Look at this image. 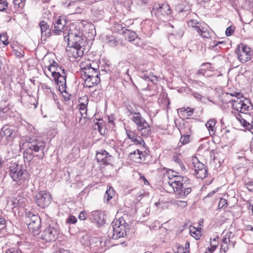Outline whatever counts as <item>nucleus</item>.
Listing matches in <instances>:
<instances>
[{"label":"nucleus","instance_id":"ddd939ff","mask_svg":"<svg viewBox=\"0 0 253 253\" xmlns=\"http://www.w3.org/2000/svg\"><path fill=\"white\" fill-rule=\"evenodd\" d=\"M172 189L175 193V197L179 199L185 197L191 192V188L188 187L186 183L182 184V186H177Z\"/></svg>","mask_w":253,"mask_h":253},{"label":"nucleus","instance_id":"bf43d9fd","mask_svg":"<svg viewBox=\"0 0 253 253\" xmlns=\"http://www.w3.org/2000/svg\"><path fill=\"white\" fill-rule=\"evenodd\" d=\"M230 95L232 96H235L237 98H243V97L241 94L239 92H235L234 93H231Z\"/></svg>","mask_w":253,"mask_h":253},{"label":"nucleus","instance_id":"6ab92c4d","mask_svg":"<svg viewBox=\"0 0 253 253\" xmlns=\"http://www.w3.org/2000/svg\"><path fill=\"white\" fill-rule=\"evenodd\" d=\"M127 137L131 139L132 141L136 145H142L145 144L144 141L141 138L140 136L133 131L128 129H126Z\"/></svg>","mask_w":253,"mask_h":253},{"label":"nucleus","instance_id":"423d86ee","mask_svg":"<svg viewBox=\"0 0 253 253\" xmlns=\"http://www.w3.org/2000/svg\"><path fill=\"white\" fill-rule=\"evenodd\" d=\"M238 60L242 63L251 59L253 51L250 47L243 43L239 44L236 49Z\"/></svg>","mask_w":253,"mask_h":253},{"label":"nucleus","instance_id":"13d9d810","mask_svg":"<svg viewBox=\"0 0 253 253\" xmlns=\"http://www.w3.org/2000/svg\"><path fill=\"white\" fill-rule=\"evenodd\" d=\"M193 95L197 100H201L203 97L201 94L196 92L193 93Z\"/></svg>","mask_w":253,"mask_h":253},{"label":"nucleus","instance_id":"c03bdc74","mask_svg":"<svg viewBox=\"0 0 253 253\" xmlns=\"http://www.w3.org/2000/svg\"><path fill=\"white\" fill-rule=\"evenodd\" d=\"M77 221V218L73 215H70L67 219V222L69 223L74 224Z\"/></svg>","mask_w":253,"mask_h":253},{"label":"nucleus","instance_id":"c9c22d12","mask_svg":"<svg viewBox=\"0 0 253 253\" xmlns=\"http://www.w3.org/2000/svg\"><path fill=\"white\" fill-rule=\"evenodd\" d=\"M126 110L127 113H128V116L130 117L132 116H134L135 114H136L137 112H136L132 106L129 104L126 105Z\"/></svg>","mask_w":253,"mask_h":253},{"label":"nucleus","instance_id":"dca6fc26","mask_svg":"<svg viewBox=\"0 0 253 253\" xmlns=\"http://www.w3.org/2000/svg\"><path fill=\"white\" fill-rule=\"evenodd\" d=\"M96 157L98 162H102L104 165H109L112 162V156L105 150L97 152Z\"/></svg>","mask_w":253,"mask_h":253},{"label":"nucleus","instance_id":"2eb2a0df","mask_svg":"<svg viewBox=\"0 0 253 253\" xmlns=\"http://www.w3.org/2000/svg\"><path fill=\"white\" fill-rule=\"evenodd\" d=\"M82 32L73 26L69 30L68 29V31L67 32L65 36H64L63 39L65 42H69L75 39V38H79L82 37Z\"/></svg>","mask_w":253,"mask_h":253},{"label":"nucleus","instance_id":"b1692460","mask_svg":"<svg viewBox=\"0 0 253 253\" xmlns=\"http://www.w3.org/2000/svg\"><path fill=\"white\" fill-rule=\"evenodd\" d=\"M123 35L125 36L126 39L130 42H134L138 39L135 32L126 29H125V31H123Z\"/></svg>","mask_w":253,"mask_h":253},{"label":"nucleus","instance_id":"a211bd4d","mask_svg":"<svg viewBox=\"0 0 253 253\" xmlns=\"http://www.w3.org/2000/svg\"><path fill=\"white\" fill-rule=\"evenodd\" d=\"M28 148L30 150L37 152L44 149V143L42 141L31 139L28 143Z\"/></svg>","mask_w":253,"mask_h":253},{"label":"nucleus","instance_id":"37998d69","mask_svg":"<svg viewBox=\"0 0 253 253\" xmlns=\"http://www.w3.org/2000/svg\"><path fill=\"white\" fill-rule=\"evenodd\" d=\"M191 235L193 236L196 239H199L201 236V232L198 230L192 231L190 229Z\"/></svg>","mask_w":253,"mask_h":253},{"label":"nucleus","instance_id":"7c9ffc66","mask_svg":"<svg viewBox=\"0 0 253 253\" xmlns=\"http://www.w3.org/2000/svg\"><path fill=\"white\" fill-rule=\"evenodd\" d=\"M207 174L208 170L205 167V168H203L202 169H201V170L198 171L195 175L197 178L203 179L206 177Z\"/></svg>","mask_w":253,"mask_h":253},{"label":"nucleus","instance_id":"f704fd0d","mask_svg":"<svg viewBox=\"0 0 253 253\" xmlns=\"http://www.w3.org/2000/svg\"><path fill=\"white\" fill-rule=\"evenodd\" d=\"M124 28L125 27H123L122 24L116 23L114 24L113 30L116 33H121L122 32V33L123 34V31H125Z\"/></svg>","mask_w":253,"mask_h":253},{"label":"nucleus","instance_id":"8fccbe9b","mask_svg":"<svg viewBox=\"0 0 253 253\" xmlns=\"http://www.w3.org/2000/svg\"><path fill=\"white\" fill-rule=\"evenodd\" d=\"M8 253H21V251L18 248H13L7 250Z\"/></svg>","mask_w":253,"mask_h":253},{"label":"nucleus","instance_id":"bb28decb","mask_svg":"<svg viewBox=\"0 0 253 253\" xmlns=\"http://www.w3.org/2000/svg\"><path fill=\"white\" fill-rule=\"evenodd\" d=\"M243 98H237L236 100H232V105L233 109L236 110L238 112L243 113L242 111V100Z\"/></svg>","mask_w":253,"mask_h":253},{"label":"nucleus","instance_id":"6e6552de","mask_svg":"<svg viewBox=\"0 0 253 253\" xmlns=\"http://www.w3.org/2000/svg\"><path fill=\"white\" fill-rule=\"evenodd\" d=\"M26 219L28 228L32 232L38 233L41 227V219L39 215L29 212Z\"/></svg>","mask_w":253,"mask_h":253},{"label":"nucleus","instance_id":"4c0bfd02","mask_svg":"<svg viewBox=\"0 0 253 253\" xmlns=\"http://www.w3.org/2000/svg\"><path fill=\"white\" fill-rule=\"evenodd\" d=\"M248 103H249V100L243 97V99H242V105H241L242 111L243 112L242 113H243L244 111L248 110V108L249 107L247 104Z\"/></svg>","mask_w":253,"mask_h":253},{"label":"nucleus","instance_id":"de8ad7c7","mask_svg":"<svg viewBox=\"0 0 253 253\" xmlns=\"http://www.w3.org/2000/svg\"><path fill=\"white\" fill-rule=\"evenodd\" d=\"M78 217L79 219L81 220H84L86 219L87 217V214L86 212H85L84 211H83L82 212H81L79 215Z\"/></svg>","mask_w":253,"mask_h":253},{"label":"nucleus","instance_id":"a878e982","mask_svg":"<svg viewBox=\"0 0 253 253\" xmlns=\"http://www.w3.org/2000/svg\"><path fill=\"white\" fill-rule=\"evenodd\" d=\"M216 123V120L215 119H211L206 124V126L208 129L211 135L214 134L215 132V125Z\"/></svg>","mask_w":253,"mask_h":253},{"label":"nucleus","instance_id":"603ef678","mask_svg":"<svg viewBox=\"0 0 253 253\" xmlns=\"http://www.w3.org/2000/svg\"><path fill=\"white\" fill-rule=\"evenodd\" d=\"M197 75H202L203 76L205 77H208L209 75L206 74V71L203 69H201L198 70L197 72Z\"/></svg>","mask_w":253,"mask_h":253},{"label":"nucleus","instance_id":"052dcab7","mask_svg":"<svg viewBox=\"0 0 253 253\" xmlns=\"http://www.w3.org/2000/svg\"><path fill=\"white\" fill-rule=\"evenodd\" d=\"M173 160L176 163H177L178 164H181V163L182 162L181 160H180V159L177 156H174L173 157Z\"/></svg>","mask_w":253,"mask_h":253},{"label":"nucleus","instance_id":"cd10ccee","mask_svg":"<svg viewBox=\"0 0 253 253\" xmlns=\"http://www.w3.org/2000/svg\"><path fill=\"white\" fill-rule=\"evenodd\" d=\"M114 194V189L110 186L108 187L104 195V200L106 201V202H108L112 198Z\"/></svg>","mask_w":253,"mask_h":253},{"label":"nucleus","instance_id":"f03ea898","mask_svg":"<svg viewBox=\"0 0 253 253\" xmlns=\"http://www.w3.org/2000/svg\"><path fill=\"white\" fill-rule=\"evenodd\" d=\"M126 222L123 217H121L112 223L110 229L112 230L111 237L113 239L117 240L126 235Z\"/></svg>","mask_w":253,"mask_h":253},{"label":"nucleus","instance_id":"4468645a","mask_svg":"<svg viewBox=\"0 0 253 253\" xmlns=\"http://www.w3.org/2000/svg\"><path fill=\"white\" fill-rule=\"evenodd\" d=\"M189 181L186 177H183L180 175H172L171 178H169L168 181L169 185L172 187L182 186V184Z\"/></svg>","mask_w":253,"mask_h":253},{"label":"nucleus","instance_id":"3c124183","mask_svg":"<svg viewBox=\"0 0 253 253\" xmlns=\"http://www.w3.org/2000/svg\"><path fill=\"white\" fill-rule=\"evenodd\" d=\"M109 42L110 45L115 46L117 45V41L116 39L113 37H110V39L109 40Z\"/></svg>","mask_w":253,"mask_h":253},{"label":"nucleus","instance_id":"0eeeda50","mask_svg":"<svg viewBox=\"0 0 253 253\" xmlns=\"http://www.w3.org/2000/svg\"><path fill=\"white\" fill-rule=\"evenodd\" d=\"M68 21L66 19L59 17L55 22H53L52 27V33L55 35L65 36L68 31V27L66 26Z\"/></svg>","mask_w":253,"mask_h":253},{"label":"nucleus","instance_id":"e433bc0d","mask_svg":"<svg viewBox=\"0 0 253 253\" xmlns=\"http://www.w3.org/2000/svg\"><path fill=\"white\" fill-rule=\"evenodd\" d=\"M0 42H1L5 45H7L9 44L8 37L6 33H3L0 35Z\"/></svg>","mask_w":253,"mask_h":253},{"label":"nucleus","instance_id":"864d4df0","mask_svg":"<svg viewBox=\"0 0 253 253\" xmlns=\"http://www.w3.org/2000/svg\"><path fill=\"white\" fill-rule=\"evenodd\" d=\"M146 154L139 150V155L138 156L139 162L144 161L145 160Z\"/></svg>","mask_w":253,"mask_h":253},{"label":"nucleus","instance_id":"338daca9","mask_svg":"<svg viewBox=\"0 0 253 253\" xmlns=\"http://www.w3.org/2000/svg\"><path fill=\"white\" fill-rule=\"evenodd\" d=\"M230 241H231L228 238H227V237L225 236L222 240V244H228L230 243Z\"/></svg>","mask_w":253,"mask_h":253},{"label":"nucleus","instance_id":"f3484780","mask_svg":"<svg viewBox=\"0 0 253 253\" xmlns=\"http://www.w3.org/2000/svg\"><path fill=\"white\" fill-rule=\"evenodd\" d=\"M39 26L41 28L42 40L45 41L51 35L52 28L50 29L48 24L44 21H41Z\"/></svg>","mask_w":253,"mask_h":253},{"label":"nucleus","instance_id":"49530a36","mask_svg":"<svg viewBox=\"0 0 253 253\" xmlns=\"http://www.w3.org/2000/svg\"><path fill=\"white\" fill-rule=\"evenodd\" d=\"M177 253H189V250L187 248H184L183 247H179L177 248Z\"/></svg>","mask_w":253,"mask_h":253},{"label":"nucleus","instance_id":"6e6d98bb","mask_svg":"<svg viewBox=\"0 0 253 253\" xmlns=\"http://www.w3.org/2000/svg\"><path fill=\"white\" fill-rule=\"evenodd\" d=\"M217 246L218 245H213L212 243H211V247L210 248H208V250L210 252V253H212L215 250Z\"/></svg>","mask_w":253,"mask_h":253},{"label":"nucleus","instance_id":"e2e57ef3","mask_svg":"<svg viewBox=\"0 0 253 253\" xmlns=\"http://www.w3.org/2000/svg\"><path fill=\"white\" fill-rule=\"evenodd\" d=\"M185 111L187 113L188 116H190L193 113L194 111L193 109H191L190 108H187V109H185Z\"/></svg>","mask_w":253,"mask_h":253},{"label":"nucleus","instance_id":"473e14b6","mask_svg":"<svg viewBox=\"0 0 253 253\" xmlns=\"http://www.w3.org/2000/svg\"><path fill=\"white\" fill-rule=\"evenodd\" d=\"M139 155V150L136 149L133 152L129 154V157L135 162H139L138 156Z\"/></svg>","mask_w":253,"mask_h":253},{"label":"nucleus","instance_id":"4d7b16f0","mask_svg":"<svg viewBox=\"0 0 253 253\" xmlns=\"http://www.w3.org/2000/svg\"><path fill=\"white\" fill-rule=\"evenodd\" d=\"M227 204V201L225 199L221 198L219 202L218 206L222 208L225 204Z\"/></svg>","mask_w":253,"mask_h":253},{"label":"nucleus","instance_id":"a19ab883","mask_svg":"<svg viewBox=\"0 0 253 253\" xmlns=\"http://www.w3.org/2000/svg\"><path fill=\"white\" fill-rule=\"evenodd\" d=\"M174 204L176 205L177 207L180 208H184L186 207L187 205V203L186 201L180 200L175 201Z\"/></svg>","mask_w":253,"mask_h":253},{"label":"nucleus","instance_id":"72a5a7b5","mask_svg":"<svg viewBox=\"0 0 253 253\" xmlns=\"http://www.w3.org/2000/svg\"><path fill=\"white\" fill-rule=\"evenodd\" d=\"M240 123L247 129L250 130L252 132H253V128L251 124L248 122L245 119H242V120H240Z\"/></svg>","mask_w":253,"mask_h":253},{"label":"nucleus","instance_id":"a18cd8bd","mask_svg":"<svg viewBox=\"0 0 253 253\" xmlns=\"http://www.w3.org/2000/svg\"><path fill=\"white\" fill-rule=\"evenodd\" d=\"M246 185V187L249 191L253 192V180H251L247 182Z\"/></svg>","mask_w":253,"mask_h":253},{"label":"nucleus","instance_id":"680f3d73","mask_svg":"<svg viewBox=\"0 0 253 253\" xmlns=\"http://www.w3.org/2000/svg\"><path fill=\"white\" fill-rule=\"evenodd\" d=\"M149 80H150L151 82L154 83L155 82L157 81V77L154 75H150V77H149Z\"/></svg>","mask_w":253,"mask_h":253},{"label":"nucleus","instance_id":"c756f323","mask_svg":"<svg viewBox=\"0 0 253 253\" xmlns=\"http://www.w3.org/2000/svg\"><path fill=\"white\" fill-rule=\"evenodd\" d=\"M58 67V64L54 61H53L52 63L48 66L47 69L51 73L52 76H54V75L57 73V72H56V69Z\"/></svg>","mask_w":253,"mask_h":253},{"label":"nucleus","instance_id":"2f4dec72","mask_svg":"<svg viewBox=\"0 0 253 253\" xmlns=\"http://www.w3.org/2000/svg\"><path fill=\"white\" fill-rule=\"evenodd\" d=\"M42 88L47 95H49V94H51L53 95V96H54L55 94L53 91V89L50 87L48 85L44 84L42 85Z\"/></svg>","mask_w":253,"mask_h":253},{"label":"nucleus","instance_id":"1a4fd4ad","mask_svg":"<svg viewBox=\"0 0 253 253\" xmlns=\"http://www.w3.org/2000/svg\"><path fill=\"white\" fill-rule=\"evenodd\" d=\"M35 201L39 207L44 208L50 204L51 201V195L45 191H40L36 194Z\"/></svg>","mask_w":253,"mask_h":253},{"label":"nucleus","instance_id":"393cba45","mask_svg":"<svg viewBox=\"0 0 253 253\" xmlns=\"http://www.w3.org/2000/svg\"><path fill=\"white\" fill-rule=\"evenodd\" d=\"M52 77L54 80L57 84H60L61 85L66 84V79L67 76L65 72L64 73V74H62L61 72H57V73L54 75V76H52Z\"/></svg>","mask_w":253,"mask_h":253},{"label":"nucleus","instance_id":"4be33fe9","mask_svg":"<svg viewBox=\"0 0 253 253\" xmlns=\"http://www.w3.org/2000/svg\"><path fill=\"white\" fill-rule=\"evenodd\" d=\"M197 32L200 35L204 38L208 39L211 36L212 32L209 30L206 26H202L201 27H197Z\"/></svg>","mask_w":253,"mask_h":253},{"label":"nucleus","instance_id":"c85d7f7f","mask_svg":"<svg viewBox=\"0 0 253 253\" xmlns=\"http://www.w3.org/2000/svg\"><path fill=\"white\" fill-rule=\"evenodd\" d=\"M196 162H193V169L194 170V174H195L198 171L201 170L203 168H205V166L202 163L198 161V160H196Z\"/></svg>","mask_w":253,"mask_h":253},{"label":"nucleus","instance_id":"aec40b11","mask_svg":"<svg viewBox=\"0 0 253 253\" xmlns=\"http://www.w3.org/2000/svg\"><path fill=\"white\" fill-rule=\"evenodd\" d=\"M100 82L99 77H90L84 79V86L88 88L93 87L94 85H96Z\"/></svg>","mask_w":253,"mask_h":253},{"label":"nucleus","instance_id":"412c9836","mask_svg":"<svg viewBox=\"0 0 253 253\" xmlns=\"http://www.w3.org/2000/svg\"><path fill=\"white\" fill-rule=\"evenodd\" d=\"M82 74L84 75L85 78L91 77H99L97 68H83L82 71Z\"/></svg>","mask_w":253,"mask_h":253},{"label":"nucleus","instance_id":"9b49d317","mask_svg":"<svg viewBox=\"0 0 253 253\" xmlns=\"http://www.w3.org/2000/svg\"><path fill=\"white\" fill-rule=\"evenodd\" d=\"M152 13L155 15H161L163 16H167L171 13V9L169 5L167 3L160 4L155 3L152 8Z\"/></svg>","mask_w":253,"mask_h":253},{"label":"nucleus","instance_id":"79ce46f5","mask_svg":"<svg viewBox=\"0 0 253 253\" xmlns=\"http://www.w3.org/2000/svg\"><path fill=\"white\" fill-rule=\"evenodd\" d=\"M8 3L6 0H0V11H3L7 7Z\"/></svg>","mask_w":253,"mask_h":253},{"label":"nucleus","instance_id":"ea45409f","mask_svg":"<svg viewBox=\"0 0 253 253\" xmlns=\"http://www.w3.org/2000/svg\"><path fill=\"white\" fill-rule=\"evenodd\" d=\"M198 24V22L196 20H193V19H191L189 21H188V26L192 27V28H194L196 31H197V27H199L202 26V25H201L197 26V25Z\"/></svg>","mask_w":253,"mask_h":253},{"label":"nucleus","instance_id":"5701e85b","mask_svg":"<svg viewBox=\"0 0 253 253\" xmlns=\"http://www.w3.org/2000/svg\"><path fill=\"white\" fill-rule=\"evenodd\" d=\"M79 102H80L79 104L80 114L81 116H83L84 114H86L87 105L88 102V100L87 97H86V98H80Z\"/></svg>","mask_w":253,"mask_h":253},{"label":"nucleus","instance_id":"69168bd1","mask_svg":"<svg viewBox=\"0 0 253 253\" xmlns=\"http://www.w3.org/2000/svg\"><path fill=\"white\" fill-rule=\"evenodd\" d=\"M225 236L227 237V238H228L230 240L231 239H232L234 237V235H233V234H232L231 232H227Z\"/></svg>","mask_w":253,"mask_h":253},{"label":"nucleus","instance_id":"774afa93","mask_svg":"<svg viewBox=\"0 0 253 253\" xmlns=\"http://www.w3.org/2000/svg\"><path fill=\"white\" fill-rule=\"evenodd\" d=\"M86 121V117H84V118H81L80 119V120L79 121V123L81 125H84Z\"/></svg>","mask_w":253,"mask_h":253},{"label":"nucleus","instance_id":"20e7f679","mask_svg":"<svg viewBox=\"0 0 253 253\" xmlns=\"http://www.w3.org/2000/svg\"><path fill=\"white\" fill-rule=\"evenodd\" d=\"M59 234L57 223L50 224L41 233V238L46 242H53L57 239Z\"/></svg>","mask_w":253,"mask_h":253},{"label":"nucleus","instance_id":"09e8293b","mask_svg":"<svg viewBox=\"0 0 253 253\" xmlns=\"http://www.w3.org/2000/svg\"><path fill=\"white\" fill-rule=\"evenodd\" d=\"M228 249V244H221L220 246V252L225 253Z\"/></svg>","mask_w":253,"mask_h":253},{"label":"nucleus","instance_id":"f8f14e48","mask_svg":"<svg viewBox=\"0 0 253 253\" xmlns=\"http://www.w3.org/2000/svg\"><path fill=\"white\" fill-rule=\"evenodd\" d=\"M104 216L103 213L101 211H94L90 213L89 219L91 222L95 223L98 227H100L105 223Z\"/></svg>","mask_w":253,"mask_h":253},{"label":"nucleus","instance_id":"f257e3e1","mask_svg":"<svg viewBox=\"0 0 253 253\" xmlns=\"http://www.w3.org/2000/svg\"><path fill=\"white\" fill-rule=\"evenodd\" d=\"M9 175L21 188L25 189L28 186L30 175L22 165L13 164L10 166Z\"/></svg>","mask_w":253,"mask_h":253},{"label":"nucleus","instance_id":"39448f33","mask_svg":"<svg viewBox=\"0 0 253 253\" xmlns=\"http://www.w3.org/2000/svg\"><path fill=\"white\" fill-rule=\"evenodd\" d=\"M16 136L14 126L6 125L3 126L0 132V144L6 145L11 142Z\"/></svg>","mask_w":253,"mask_h":253},{"label":"nucleus","instance_id":"7ed1b4c3","mask_svg":"<svg viewBox=\"0 0 253 253\" xmlns=\"http://www.w3.org/2000/svg\"><path fill=\"white\" fill-rule=\"evenodd\" d=\"M130 119L136 124L138 131L141 132L142 136H148L150 135L151 127L140 113L135 114Z\"/></svg>","mask_w":253,"mask_h":253},{"label":"nucleus","instance_id":"0e129e2a","mask_svg":"<svg viewBox=\"0 0 253 253\" xmlns=\"http://www.w3.org/2000/svg\"><path fill=\"white\" fill-rule=\"evenodd\" d=\"M5 227V221L3 219L0 218V230L4 228Z\"/></svg>","mask_w":253,"mask_h":253},{"label":"nucleus","instance_id":"9d476101","mask_svg":"<svg viewBox=\"0 0 253 253\" xmlns=\"http://www.w3.org/2000/svg\"><path fill=\"white\" fill-rule=\"evenodd\" d=\"M68 46L70 47L74 48L77 51L78 56H82L83 54L85 48L84 42L82 37L75 38L72 41L67 42Z\"/></svg>","mask_w":253,"mask_h":253},{"label":"nucleus","instance_id":"5fc2aeb1","mask_svg":"<svg viewBox=\"0 0 253 253\" xmlns=\"http://www.w3.org/2000/svg\"><path fill=\"white\" fill-rule=\"evenodd\" d=\"M234 32V30L231 27H229L226 29V35L227 36H230L232 35V34Z\"/></svg>","mask_w":253,"mask_h":253},{"label":"nucleus","instance_id":"58836bf2","mask_svg":"<svg viewBox=\"0 0 253 253\" xmlns=\"http://www.w3.org/2000/svg\"><path fill=\"white\" fill-rule=\"evenodd\" d=\"M190 135L188 134L183 135L181 136L180 142L182 145L186 144L189 142Z\"/></svg>","mask_w":253,"mask_h":253}]
</instances>
